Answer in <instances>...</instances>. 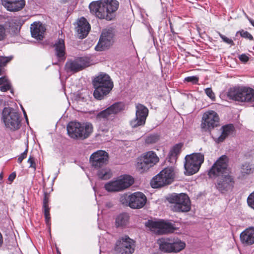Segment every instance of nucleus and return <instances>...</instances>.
<instances>
[{
	"label": "nucleus",
	"instance_id": "nucleus-1",
	"mask_svg": "<svg viewBox=\"0 0 254 254\" xmlns=\"http://www.w3.org/2000/svg\"><path fill=\"white\" fill-rule=\"evenodd\" d=\"M227 156H221L213 165L208 174L210 178L218 177L216 187L221 193L232 190L235 184L234 177L230 174Z\"/></svg>",
	"mask_w": 254,
	"mask_h": 254
},
{
	"label": "nucleus",
	"instance_id": "nucleus-2",
	"mask_svg": "<svg viewBox=\"0 0 254 254\" xmlns=\"http://www.w3.org/2000/svg\"><path fill=\"white\" fill-rule=\"evenodd\" d=\"M116 0H104L92 1L89 4L90 12L100 19L111 20L115 17L114 12L119 7Z\"/></svg>",
	"mask_w": 254,
	"mask_h": 254
},
{
	"label": "nucleus",
	"instance_id": "nucleus-3",
	"mask_svg": "<svg viewBox=\"0 0 254 254\" xmlns=\"http://www.w3.org/2000/svg\"><path fill=\"white\" fill-rule=\"evenodd\" d=\"M93 85L95 88L93 95L98 100L102 99L113 88L114 84L111 77L105 73L102 72L93 79Z\"/></svg>",
	"mask_w": 254,
	"mask_h": 254
},
{
	"label": "nucleus",
	"instance_id": "nucleus-4",
	"mask_svg": "<svg viewBox=\"0 0 254 254\" xmlns=\"http://www.w3.org/2000/svg\"><path fill=\"white\" fill-rule=\"evenodd\" d=\"M93 126L89 122H70L67 126L68 135L72 138L83 140L93 132Z\"/></svg>",
	"mask_w": 254,
	"mask_h": 254
},
{
	"label": "nucleus",
	"instance_id": "nucleus-5",
	"mask_svg": "<svg viewBox=\"0 0 254 254\" xmlns=\"http://www.w3.org/2000/svg\"><path fill=\"white\" fill-rule=\"evenodd\" d=\"M227 96L229 99L238 102L254 101V90L245 86H235L228 90Z\"/></svg>",
	"mask_w": 254,
	"mask_h": 254
},
{
	"label": "nucleus",
	"instance_id": "nucleus-6",
	"mask_svg": "<svg viewBox=\"0 0 254 254\" xmlns=\"http://www.w3.org/2000/svg\"><path fill=\"white\" fill-rule=\"evenodd\" d=\"M175 176L174 167H166L152 179L151 186L153 188H159L170 185L174 181Z\"/></svg>",
	"mask_w": 254,
	"mask_h": 254
},
{
	"label": "nucleus",
	"instance_id": "nucleus-7",
	"mask_svg": "<svg viewBox=\"0 0 254 254\" xmlns=\"http://www.w3.org/2000/svg\"><path fill=\"white\" fill-rule=\"evenodd\" d=\"M159 161V158L153 151H148L142 153L137 159L136 170L140 173L147 172Z\"/></svg>",
	"mask_w": 254,
	"mask_h": 254
},
{
	"label": "nucleus",
	"instance_id": "nucleus-8",
	"mask_svg": "<svg viewBox=\"0 0 254 254\" xmlns=\"http://www.w3.org/2000/svg\"><path fill=\"white\" fill-rule=\"evenodd\" d=\"M168 200L172 204L171 207L174 211L188 212L190 209V198L185 193L172 194Z\"/></svg>",
	"mask_w": 254,
	"mask_h": 254
},
{
	"label": "nucleus",
	"instance_id": "nucleus-9",
	"mask_svg": "<svg viewBox=\"0 0 254 254\" xmlns=\"http://www.w3.org/2000/svg\"><path fill=\"white\" fill-rule=\"evenodd\" d=\"M185 160V174L192 175L198 171L204 161V155L200 153H194L187 155Z\"/></svg>",
	"mask_w": 254,
	"mask_h": 254
},
{
	"label": "nucleus",
	"instance_id": "nucleus-10",
	"mask_svg": "<svg viewBox=\"0 0 254 254\" xmlns=\"http://www.w3.org/2000/svg\"><path fill=\"white\" fill-rule=\"evenodd\" d=\"M134 182L132 177L125 175L116 180L107 183L104 186L108 192H117L122 191L130 186Z\"/></svg>",
	"mask_w": 254,
	"mask_h": 254
},
{
	"label": "nucleus",
	"instance_id": "nucleus-11",
	"mask_svg": "<svg viewBox=\"0 0 254 254\" xmlns=\"http://www.w3.org/2000/svg\"><path fill=\"white\" fill-rule=\"evenodd\" d=\"M125 105L122 102H117L96 115V120L98 122H107L115 115L123 111Z\"/></svg>",
	"mask_w": 254,
	"mask_h": 254
},
{
	"label": "nucleus",
	"instance_id": "nucleus-12",
	"mask_svg": "<svg viewBox=\"0 0 254 254\" xmlns=\"http://www.w3.org/2000/svg\"><path fill=\"white\" fill-rule=\"evenodd\" d=\"M2 119L6 127L12 130L19 128L20 120L18 113L10 108H4L2 111Z\"/></svg>",
	"mask_w": 254,
	"mask_h": 254
},
{
	"label": "nucleus",
	"instance_id": "nucleus-13",
	"mask_svg": "<svg viewBox=\"0 0 254 254\" xmlns=\"http://www.w3.org/2000/svg\"><path fill=\"white\" fill-rule=\"evenodd\" d=\"M145 225L154 233L158 235L173 233L176 229L174 225L169 222L164 221H148Z\"/></svg>",
	"mask_w": 254,
	"mask_h": 254
},
{
	"label": "nucleus",
	"instance_id": "nucleus-14",
	"mask_svg": "<svg viewBox=\"0 0 254 254\" xmlns=\"http://www.w3.org/2000/svg\"><path fill=\"white\" fill-rule=\"evenodd\" d=\"M115 251L118 254H132L134 251V242L127 236L122 237L117 241Z\"/></svg>",
	"mask_w": 254,
	"mask_h": 254
},
{
	"label": "nucleus",
	"instance_id": "nucleus-15",
	"mask_svg": "<svg viewBox=\"0 0 254 254\" xmlns=\"http://www.w3.org/2000/svg\"><path fill=\"white\" fill-rule=\"evenodd\" d=\"M114 36V29L112 28L104 29L101 35L98 43L95 49L101 51L109 48L113 44Z\"/></svg>",
	"mask_w": 254,
	"mask_h": 254
},
{
	"label": "nucleus",
	"instance_id": "nucleus-16",
	"mask_svg": "<svg viewBox=\"0 0 254 254\" xmlns=\"http://www.w3.org/2000/svg\"><path fill=\"white\" fill-rule=\"evenodd\" d=\"M219 122V118L217 113L214 111H209L203 114L201 127L205 131L210 130L217 127Z\"/></svg>",
	"mask_w": 254,
	"mask_h": 254
},
{
	"label": "nucleus",
	"instance_id": "nucleus-17",
	"mask_svg": "<svg viewBox=\"0 0 254 254\" xmlns=\"http://www.w3.org/2000/svg\"><path fill=\"white\" fill-rule=\"evenodd\" d=\"M108 154L104 150H98L90 157V162L95 169H99L106 165L108 162Z\"/></svg>",
	"mask_w": 254,
	"mask_h": 254
},
{
	"label": "nucleus",
	"instance_id": "nucleus-18",
	"mask_svg": "<svg viewBox=\"0 0 254 254\" xmlns=\"http://www.w3.org/2000/svg\"><path fill=\"white\" fill-rule=\"evenodd\" d=\"M136 109L135 118L130 122V126L133 128L144 125L148 114V109L141 104L136 105Z\"/></svg>",
	"mask_w": 254,
	"mask_h": 254
},
{
	"label": "nucleus",
	"instance_id": "nucleus-19",
	"mask_svg": "<svg viewBox=\"0 0 254 254\" xmlns=\"http://www.w3.org/2000/svg\"><path fill=\"white\" fill-rule=\"evenodd\" d=\"M89 65V62L84 58H79L74 61H67L65 65L67 72H76Z\"/></svg>",
	"mask_w": 254,
	"mask_h": 254
},
{
	"label": "nucleus",
	"instance_id": "nucleus-20",
	"mask_svg": "<svg viewBox=\"0 0 254 254\" xmlns=\"http://www.w3.org/2000/svg\"><path fill=\"white\" fill-rule=\"evenodd\" d=\"M129 207L133 209L143 207L147 201L146 196L141 192H135L130 195Z\"/></svg>",
	"mask_w": 254,
	"mask_h": 254
},
{
	"label": "nucleus",
	"instance_id": "nucleus-21",
	"mask_svg": "<svg viewBox=\"0 0 254 254\" xmlns=\"http://www.w3.org/2000/svg\"><path fill=\"white\" fill-rule=\"evenodd\" d=\"M2 4L8 11L15 12L23 8L25 1L24 0H2Z\"/></svg>",
	"mask_w": 254,
	"mask_h": 254
},
{
	"label": "nucleus",
	"instance_id": "nucleus-22",
	"mask_svg": "<svg viewBox=\"0 0 254 254\" xmlns=\"http://www.w3.org/2000/svg\"><path fill=\"white\" fill-rule=\"evenodd\" d=\"M90 30V26L87 20L83 17L80 18L77 21V26L76 27L79 38L83 39L86 37Z\"/></svg>",
	"mask_w": 254,
	"mask_h": 254
},
{
	"label": "nucleus",
	"instance_id": "nucleus-23",
	"mask_svg": "<svg viewBox=\"0 0 254 254\" xmlns=\"http://www.w3.org/2000/svg\"><path fill=\"white\" fill-rule=\"evenodd\" d=\"M30 29L32 37L37 40H42L43 38L46 28L41 22H34L31 25Z\"/></svg>",
	"mask_w": 254,
	"mask_h": 254
},
{
	"label": "nucleus",
	"instance_id": "nucleus-24",
	"mask_svg": "<svg viewBox=\"0 0 254 254\" xmlns=\"http://www.w3.org/2000/svg\"><path fill=\"white\" fill-rule=\"evenodd\" d=\"M240 239L244 244L251 245L254 244V228H251L243 231L240 235Z\"/></svg>",
	"mask_w": 254,
	"mask_h": 254
},
{
	"label": "nucleus",
	"instance_id": "nucleus-25",
	"mask_svg": "<svg viewBox=\"0 0 254 254\" xmlns=\"http://www.w3.org/2000/svg\"><path fill=\"white\" fill-rule=\"evenodd\" d=\"M160 249L166 253H173L172 237L162 238L158 240Z\"/></svg>",
	"mask_w": 254,
	"mask_h": 254
},
{
	"label": "nucleus",
	"instance_id": "nucleus-26",
	"mask_svg": "<svg viewBox=\"0 0 254 254\" xmlns=\"http://www.w3.org/2000/svg\"><path fill=\"white\" fill-rule=\"evenodd\" d=\"M221 129L222 130L221 134L216 140L218 143L223 142L229 135L232 134L235 128L233 125L229 124L223 126Z\"/></svg>",
	"mask_w": 254,
	"mask_h": 254
},
{
	"label": "nucleus",
	"instance_id": "nucleus-27",
	"mask_svg": "<svg viewBox=\"0 0 254 254\" xmlns=\"http://www.w3.org/2000/svg\"><path fill=\"white\" fill-rule=\"evenodd\" d=\"M254 172V165L250 163L245 162L242 164L239 178L243 179L246 176Z\"/></svg>",
	"mask_w": 254,
	"mask_h": 254
},
{
	"label": "nucleus",
	"instance_id": "nucleus-28",
	"mask_svg": "<svg viewBox=\"0 0 254 254\" xmlns=\"http://www.w3.org/2000/svg\"><path fill=\"white\" fill-rule=\"evenodd\" d=\"M56 55L59 58H64L65 45L64 40L59 39L54 45Z\"/></svg>",
	"mask_w": 254,
	"mask_h": 254
},
{
	"label": "nucleus",
	"instance_id": "nucleus-29",
	"mask_svg": "<svg viewBox=\"0 0 254 254\" xmlns=\"http://www.w3.org/2000/svg\"><path fill=\"white\" fill-rule=\"evenodd\" d=\"M129 222V216L126 213H123L119 215L116 219V226L121 227L126 226Z\"/></svg>",
	"mask_w": 254,
	"mask_h": 254
},
{
	"label": "nucleus",
	"instance_id": "nucleus-30",
	"mask_svg": "<svg viewBox=\"0 0 254 254\" xmlns=\"http://www.w3.org/2000/svg\"><path fill=\"white\" fill-rule=\"evenodd\" d=\"M185 247L186 244L184 242L178 238H172L173 253H178L184 249Z\"/></svg>",
	"mask_w": 254,
	"mask_h": 254
},
{
	"label": "nucleus",
	"instance_id": "nucleus-31",
	"mask_svg": "<svg viewBox=\"0 0 254 254\" xmlns=\"http://www.w3.org/2000/svg\"><path fill=\"white\" fill-rule=\"evenodd\" d=\"M97 176L100 179L108 180L112 177V173L110 169L103 168L102 169H99Z\"/></svg>",
	"mask_w": 254,
	"mask_h": 254
},
{
	"label": "nucleus",
	"instance_id": "nucleus-32",
	"mask_svg": "<svg viewBox=\"0 0 254 254\" xmlns=\"http://www.w3.org/2000/svg\"><path fill=\"white\" fill-rule=\"evenodd\" d=\"M43 208L46 223L47 225H50V208L48 207V200L46 197L44 199Z\"/></svg>",
	"mask_w": 254,
	"mask_h": 254
},
{
	"label": "nucleus",
	"instance_id": "nucleus-33",
	"mask_svg": "<svg viewBox=\"0 0 254 254\" xmlns=\"http://www.w3.org/2000/svg\"><path fill=\"white\" fill-rule=\"evenodd\" d=\"M182 147V143H179L174 145L170 152L171 158L175 159L181 152Z\"/></svg>",
	"mask_w": 254,
	"mask_h": 254
},
{
	"label": "nucleus",
	"instance_id": "nucleus-34",
	"mask_svg": "<svg viewBox=\"0 0 254 254\" xmlns=\"http://www.w3.org/2000/svg\"><path fill=\"white\" fill-rule=\"evenodd\" d=\"M159 139V136L157 134H150L145 139V142L147 144L156 143Z\"/></svg>",
	"mask_w": 254,
	"mask_h": 254
},
{
	"label": "nucleus",
	"instance_id": "nucleus-35",
	"mask_svg": "<svg viewBox=\"0 0 254 254\" xmlns=\"http://www.w3.org/2000/svg\"><path fill=\"white\" fill-rule=\"evenodd\" d=\"M130 200V195H127V194L122 195L120 198V201L121 203L126 206H129Z\"/></svg>",
	"mask_w": 254,
	"mask_h": 254
},
{
	"label": "nucleus",
	"instance_id": "nucleus-36",
	"mask_svg": "<svg viewBox=\"0 0 254 254\" xmlns=\"http://www.w3.org/2000/svg\"><path fill=\"white\" fill-rule=\"evenodd\" d=\"M247 202L248 205L254 209V191L248 197Z\"/></svg>",
	"mask_w": 254,
	"mask_h": 254
},
{
	"label": "nucleus",
	"instance_id": "nucleus-37",
	"mask_svg": "<svg viewBox=\"0 0 254 254\" xmlns=\"http://www.w3.org/2000/svg\"><path fill=\"white\" fill-rule=\"evenodd\" d=\"M185 81L191 82L192 84H197L198 81V77L196 76H188L185 78Z\"/></svg>",
	"mask_w": 254,
	"mask_h": 254
},
{
	"label": "nucleus",
	"instance_id": "nucleus-38",
	"mask_svg": "<svg viewBox=\"0 0 254 254\" xmlns=\"http://www.w3.org/2000/svg\"><path fill=\"white\" fill-rule=\"evenodd\" d=\"M239 32L241 36L245 38L248 39L250 40H253V36L252 34H251L249 32L245 31L244 30H242L239 32H238L237 33Z\"/></svg>",
	"mask_w": 254,
	"mask_h": 254
},
{
	"label": "nucleus",
	"instance_id": "nucleus-39",
	"mask_svg": "<svg viewBox=\"0 0 254 254\" xmlns=\"http://www.w3.org/2000/svg\"><path fill=\"white\" fill-rule=\"evenodd\" d=\"M205 93L208 97L210 98L212 101L215 99V96L214 93L210 88H207L205 89Z\"/></svg>",
	"mask_w": 254,
	"mask_h": 254
},
{
	"label": "nucleus",
	"instance_id": "nucleus-40",
	"mask_svg": "<svg viewBox=\"0 0 254 254\" xmlns=\"http://www.w3.org/2000/svg\"><path fill=\"white\" fill-rule=\"evenodd\" d=\"M6 36V29L5 26L2 24H0V41L4 40Z\"/></svg>",
	"mask_w": 254,
	"mask_h": 254
},
{
	"label": "nucleus",
	"instance_id": "nucleus-41",
	"mask_svg": "<svg viewBox=\"0 0 254 254\" xmlns=\"http://www.w3.org/2000/svg\"><path fill=\"white\" fill-rule=\"evenodd\" d=\"M219 35L220 36L221 38L222 39L223 42H224L225 43H227L230 45H234V42L231 39H230V38L227 37L226 36L221 34L220 33H219Z\"/></svg>",
	"mask_w": 254,
	"mask_h": 254
},
{
	"label": "nucleus",
	"instance_id": "nucleus-42",
	"mask_svg": "<svg viewBox=\"0 0 254 254\" xmlns=\"http://www.w3.org/2000/svg\"><path fill=\"white\" fill-rule=\"evenodd\" d=\"M11 60V57H1L0 58V66H5Z\"/></svg>",
	"mask_w": 254,
	"mask_h": 254
},
{
	"label": "nucleus",
	"instance_id": "nucleus-43",
	"mask_svg": "<svg viewBox=\"0 0 254 254\" xmlns=\"http://www.w3.org/2000/svg\"><path fill=\"white\" fill-rule=\"evenodd\" d=\"M27 162L30 164L29 167L32 168L34 169V170H35L36 169V165L35 162L34 157L30 156L29 159H28Z\"/></svg>",
	"mask_w": 254,
	"mask_h": 254
},
{
	"label": "nucleus",
	"instance_id": "nucleus-44",
	"mask_svg": "<svg viewBox=\"0 0 254 254\" xmlns=\"http://www.w3.org/2000/svg\"><path fill=\"white\" fill-rule=\"evenodd\" d=\"M27 152H28V148H27L25 149V150L22 153H21V155L18 158L17 161H18V163H21L22 162V161H23V160L26 158V157L27 156Z\"/></svg>",
	"mask_w": 254,
	"mask_h": 254
},
{
	"label": "nucleus",
	"instance_id": "nucleus-45",
	"mask_svg": "<svg viewBox=\"0 0 254 254\" xmlns=\"http://www.w3.org/2000/svg\"><path fill=\"white\" fill-rule=\"evenodd\" d=\"M10 89V84L9 82H6L5 84L1 85L0 90L2 92H5Z\"/></svg>",
	"mask_w": 254,
	"mask_h": 254
},
{
	"label": "nucleus",
	"instance_id": "nucleus-46",
	"mask_svg": "<svg viewBox=\"0 0 254 254\" xmlns=\"http://www.w3.org/2000/svg\"><path fill=\"white\" fill-rule=\"evenodd\" d=\"M239 59L241 62L244 63L247 62L249 60V57L245 54L239 55Z\"/></svg>",
	"mask_w": 254,
	"mask_h": 254
},
{
	"label": "nucleus",
	"instance_id": "nucleus-47",
	"mask_svg": "<svg viewBox=\"0 0 254 254\" xmlns=\"http://www.w3.org/2000/svg\"><path fill=\"white\" fill-rule=\"evenodd\" d=\"M109 126L108 125H106L105 127H104L102 125H100L99 129L103 132H106L109 130Z\"/></svg>",
	"mask_w": 254,
	"mask_h": 254
},
{
	"label": "nucleus",
	"instance_id": "nucleus-48",
	"mask_svg": "<svg viewBox=\"0 0 254 254\" xmlns=\"http://www.w3.org/2000/svg\"><path fill=\"white\" fill-rule=\"evenodd\" d=\"M6 82H9V81L5 77H2L0 78V85H3Z\"/></svg>",
	"mask_w": 254,
	"mask_h": 254
},
{
	"label": "nucleus",
	"instance_id": "nucleus-49",
	"mask_svg": "<svg viewBox=\"0 0 254 254\" xmlns=\"http://www.w3.org/2000/svg\"><path fill=\"white\" fill-rule=\"evenodd\" d=\"M16 177V173L15 172L12 173L8 177V180L10 182H12L13 181V180Z\"/></svg>",
	"mask_w": 254,
	"mask_h": 254
},
{
	"label": "nucleus",
	"instance_id": "nucleus-50",
	"mask_svg": "<svg viewBox=\"0 0 254 254\" xmlns=\"http://www.w3.org/2000/svg\"><path fill=\"white\" fill-rule=\"evenodd\" d=\"M247 18H248V19L249 20V21L251 23V24L254 27V20L249 17L248 16H247Z\"/></svg>",
	"mask_w": 254,
	"mask_h": 254
},
{
	"label": "nucleus",
	"instance_id": "nucleus-51",
	"mask_svg": "<svg viewBox=\"0 0 254 254\" xmlns=\"http://www.w3.org/2000/svg\"><path fill=\"white\" fill-rule=\"evenodd\" d=\"M3 243V238H2V236L1 234V233L0 232V247L2 245Z\"/></svg>",
	"mask_w": 254,
	"mask_h": 254
},
{
	"label": "nucleus",
	"instance_id": "nucleus-52",
	"mask_svg": "<svg viewBox=\"0 0 254 254\" xmlns=\"http://www.w3.org/2000/svg\"><path fill=\"white\" fill-rule=\"evenodd\" d=\"M22 110H23V114H24V116H25V118H26V120H27V115H26V112H25V111H24V110L23 109V108H22Z\"/></svg>",
	"mask_w": 254,
	"mask_h": 254
},
{
	"label": "nucleus",
	"instance_id": "nucleus-53",
	"mask_svg": "<svg viewBox=\"0 0 254 254\" xmlns=\"http://www.w3.org/2000/svg\"><path fill=\"white\" fill-rule=\"evenodd\" d=\"M2 178H3V174H2V173H1L0 174V181H1L2 180Z\"/></svg>",
	"mask_w": 254,
	"mask_h": 254
}]
</instances>
